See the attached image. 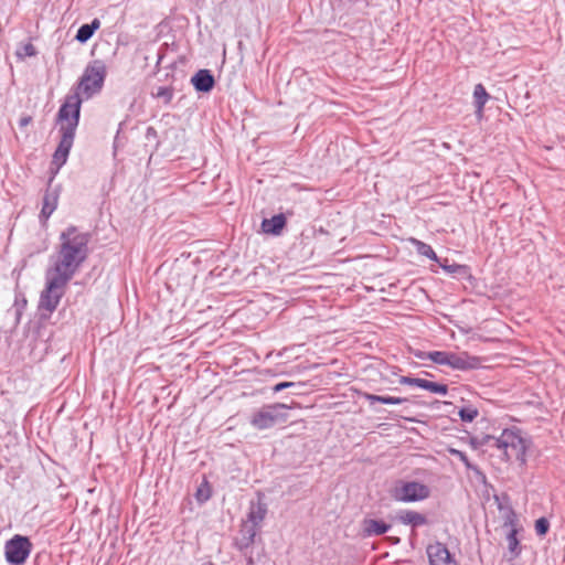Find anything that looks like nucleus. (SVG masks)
Here are the masks:
<instances>
[{
  "mask_svg": "<svg viewBox=\"0 0 565 565\" xmlns=\"http://www.w3.org/2000/svg\"><path fill=\"white\" fill-rule=\"evenodd\" d=\"M106 76L107 68L102 60L89 62L79 77L76 92L66 95L64 103L61 105L56 115V121L61 124L58 129L61 139L52 156V164L56 167V171L66 163L74 143L81 118V94L88 99L100 93Z\"/></svg>",
  "mask_w": 565,
  "mask_h": 565,
  "instance_id": "obj_1",
  "label": "nucleus"
},
{
  "mask_svg": "<svg viewBox=\"0 0 565 565\" xmlns=\"http://www.w3.org/2000/svg\"><path fill=\"white\" fill-rule=\"evenodd\" d=\"M90 237V233L79 232L75 225L67 226L60 234L55 260L47 270L71 281L88 258Z\"/></svg>",
  "mask_w": 565,
  "mask_h": 565,
  "instance_id": "obj_2",
  "label": "nucleus"
},
{
  "mask_svg": "<svg viewBox=\"0 0 565 565\" xmlns=\"http://www.w3.org/2000/svg\"><path fill=\"white\" fill-rule=\"evenodd\" d=\"M488 443L503 451L504 458L509 460L514 457L521 463H525L526 444L518 431L504 429L499 437H488Z\"/></svg>",
  "mask_w": 565,
  "mask_h": 565,
  "instance_id": "obj_3",
  "label": "nucleus"
},
{
  "mask_svg": "<svg viewBox=\"0 0 565 565\" xmlns=\"http://www.w3.org/2000/svg\"><path fill=\"white\" fill-rule=\"evenodd\" d=\"M68 282L65 277L62 278L46 270L45 288L40 295L39 309L52 313L64 296Z\"/></svg>",
  "mask_w": 565,
  "mask_h": 565,
  "instance_id": "obj_4",
  "label": "nucleus"
},
{
  "mask_svg": "<svg viewBox=\"0 0 565 565\" xmlns=\"http://www.w3.org/2000/svg\"><path fill=\"white\" fill-rule=\"evenodd\" d=\"M32 548L33 544L28 536L15 534L4 544L6 561L10 565H23Z\"/></svg>",
  "mask_w": 565,
  "mask_h": 565,
  "instance_id": "obj_5",
  "label": "nucleus"
},
{
  "mask_svg": "<svg viewBox=\"0 0 565 565\" xmlns=\"http://www.w3.org/2000/svg\"><path fill=\"white\" fill-rule=\"evenodd\" d=\"M282 419V404L274 403L263 406L253 414L250 424L257 429H267L274 427Z\"/></svg>",
  "mask_w": 565,
  "mask_h": 565,
  "instance_id": "obj_6",
  "label": "nucleus"
},
{
  "mask_svg": "<svg viewBox=\"0 0 565 565\" xmlns=\"http://www.w3.org/2000/svg\"><path fill=\"white\" fill-rule=\"evenodd\" d=\"M258 531L259 526L244 520L238 535L235 539L236 546L244 552V555L247 557V565H255L256 563L262 562L259 558L255 559L252 555H248V550L254 548L253 544Z\"/></svg>",
  "mask_w": 565,
  "mask_h": 565,
  "instance_id": "obj_7",
  "label": "nucleus"
},
{
  "mask_svg": "<svg viewBox=\"0 0 565 565\" xmlns=\"http://www.w3.org/2000/svg\"><path fill=\"white\" fill-rule=\"evenodd\" d=\"M50 170H51L52 177L50 178V180L47 182V188L45 190V193H44L43 200H42V209L39 214L40 223L43 225L46 224V222L49 221L51 215L56 210L57 204H58V196H60V189L57 186L52 188L53 179L56 175V173L60 171V169L56 171V167L51 163Z\"/></svg>",
  "mask_w": 565,
  "mask_h": 565,
  "instance_id": "obj_8",
  "label": "nucleus"
},
{
  "mask_svg": "<svg viewBox=\"0 0 565 565\" xmlns=\"http://www.w3.org/2000/svg\"><path fill=\"white\" fill-rule=\"evenodd\" d=\"M428 497V487L416 481L403 482L394 490V498L402 502L420 501Z\"/></svg>",
  "mask_w": 565,
  "mask_h": 565,
  "instance_id": "obj_9",
  "label": "nucleus"
},
{
  "mask_svg": "<svg viewBox=\"0 0 565 565\" xmlns=\"http://www.w3.org/2000/svg\"><path fill=\"white\" fill-rule=\"evenodd\" d=\"M518 518L515 512L512 509H508L507 515L504 518V527H509L507 533V544H508V553L510 554L509 561L518 556L521 552L520 541L518 539V529H516Z\"/></svg>",
  "mask_w": 565,
  "mask_h": 565,
  "instance_id": "obj_10",
  "label": "nucleus"
},
{
  "mask_svg": "<svg viewBox=\"0 0 565 565\" xmlns=\"http://www.w3.org/2000/svg\"><path fill=\"white\" fill-rule=\"evenodd\" d=\"M191 84L198 93L207 94L215 86V77L211 70L201 68L191 77Z\"/></svg>",
  "mask_w": 565,
  "mask_h": 565,
  "instance_id": "obj_11",
  "label": "nucleus"
},
{
  "mask_svg": "<svg viewBox=\"0 0 565 565\" xmlns=\"http://www.w3.org/2000/svg\"><path fill=\"white\" fill-rule=\"evenodd\" d=\"M429 565L449 564L452 562L451 554L445 544L436 542L427 546Z\"/></svg>",
  "mask_w": 565,
  "mask_h": 565,
  "instance_id": "obj_12",
  "label": "nucleus"
},
{
  "mask_svg": "<svg viewBox=\"0 0 565 565\" xmlns=\"http://www.w3.org/2000/svg\"><path fill=\"white\" fill-rule=\"evenodd\" d=\"M477 362V358H471L467 353L457 354L449 352L447 365L455 370H469L476 367Z\"/></svg>",
  "mask_w": 565,
  "mask_h": 565,
  "instance_id": "obj_13",
  "label": "nucleus"
},
{
  "mask_svg": "<svg viewBox=\"0 0 565 565\" xmlns=\"http://www.w3.org/2000/svg\"><path fill=\"white\" fill-rule=\"evenodd\" d=\"M396 519L404 525H411L412 527H419L426 525L428 520L425 514L413 510H402L397 513Z\"/></svg>",
  "mask_w": 565,
  "mask_h": 565,
  "instance_id": "obj_14",
  "label": "nucleus"
},
{
  "mask_svg": "<svg viewBox=\"0 0 565 565\" xmlns=\"http://www.w3.org/2000/svg\"><path fill=\"white\" fill-rule=\"evenodd\" d=\"M266 513L267 505L263 502L262 498L258 497L257 501H250L246 521L260 527V523L265 519Z\"/></svg>",
  "mask_w": 565,
  "mask_h": 565,
  "instance_id": "obj_15",
  "label": "nucleus"
},
{
  "mask_svg": "<svg viewBox=\"0 0 565 565\" xmlns=\"http://www.w3.org/2000/svg\"><path fill=\"white\" fill-rule=\"evenodd\" d=\"M262 233L267 235H280L282 232V212L270 218H264L260 224Z\"/></svg>",
  "mask_w": 565,
  "mask_h": 565,
  "instance_id": "obj_16",
  "label": "nucleus"
},
{
  "mask_svg": "<svg viewBox=\"0 0 565 565\" xmlns=\"http://www.w3.org/2000/svg\"><path fill=\"white\" fill-rule=\"evenodd\" d=\"M45 331V327L39 321H30L25 327V337L30 339V345L33 348L36 347L38 340L42 342H46L43 338V332Z\"/></svg>",
  "mask_w": 565,
  "mask_h": 565,
  "instance_id": "obj_17",
  "label": "nucleus"
},
{
  "mask_svg": "<svg viewBox=\"0 0 565 565\" xmlns=\"http://www.w3.org/2000/svg\"><path fill=\"white\" fill-rule=\"evenodd\" d=\"M100 28V21L95 18L90 23L82 24L75 35V40L82 44L86 43L94 33Z\"/></svg>",
  "mask_w": 565,
  "mask_h": 565,
  "instance_id": "obj_18",
  "label": "nucleus"
},
{
  "mask_svg": "<svg viewBox=\"0 0 565 565\" xmlns=\"http://www.w3.org/2000/svg\"><path fill=\"white\" fill-rule=\"evenodd\" d=\"M391 525L383 521L366 519L363 521V533L367 536L382 535L390 530Z\"/></svg>",
  "mask_w": 565,
  "mask_h": 565,
  "instance_id": "obj_19",
  "label": "nucleus"
},
{
  "mask_svg": "<svg viewBox=\"0 0 565 565\" xmlns=\"http://www.w3.org/2000/svg\"><path fill=\"white\" fill-rule=\"evenodd\" d=\"M364 398L369 402L370 405H374L375 403H382L387 405H399L408 399L405 397H395V396H388V395H375L365 393Z\"/></svg>",
  "mask_w": 565,
  "mask_h": 565,
  "instance_id": "obj_20",
  "label": "nucleus"
},
{
  "mask_svg": "<svg viewBox=\"0 0 565 565\" xmlns=\"http://www.w3.org/2000/svg\"><path fill=\"white\" fill-rule=\"evenodd\" d=\"M489 94L482 84H477L473 89V99L476 106V113L481 115L483 111V107L489 99Z\"/></svg>",
  "mask_w": 565,
  "mask_h": 565,
  "instance_id": "obj_21",
  "label": "nucleus"
},
{
  "mask_svg": "<svg viewBox=\"0 0 565 565\" xmlns=\"http://www.w3.org/2000/svg\"><path fill=\"white\" fill-rule=\"evenodd\" d=\"M26 298L22 292H17L13 303V310H14V327H17L20 323L21 317L23 315V311L26 307Z\"/></svg>",
  "mask_w": 565,
  "mask_h": 565,
  "instance_id": "obj_22",
  "label": "nucleus"
},
{
  "mask_svg": "<svg viewBox=\"0 0 565 565\" xmlns=\"http://www.w3.org/2000/svg\"><path fill=\"white\" fill-rule=\"evenodd\" d=\"M151 94L154 98L161 99L164 105H169L173 98L174 89L172 86H159Z\"/></svg>",
  "mask_w": 565,
  "mask_h": 565,
  "instance_id": "obj_23",
  "label": "nucleus"
},
{
  "mask_svg": "<svg viewBox=\"0 0 565 565\" xmlns=\"http://www.w3.org/2000/svg\"><path fill=\"white\" fill-rule=\"evenodd\" d=\"M412 242L416 248V252L419 255L426 256L427 258H429L431 260L438 262V257L430 245H428L422 241H418L416 238H413Z\"/></svg>",
  "mask_w": 565,
  "mask_h": 565,
  "instance_id": "obj_24",
  "label": "nucleus"
},
{
  "mask_svg": "<svg viewBox=\"0 0 565 565\" xmlns=\"http://www.w3.org/2000/svg\"><path fill=\"white\" fill-rule=\"evenodd\" d=\"M422 388L439 395H446L448 393V386L446 384L431 382L425 379Z\"/></svg>",
  "mask_w": 565,
  "mask_h": 565,
  "instance_id": "obj_25",
  "label": "nucleus"
},
{
  "mask_svg": "<svg viewBox=\"0 0 565 565\" xmlns=\"http://www.w3.org/2000/svg\"><path fill=\"white\" fill-rule=\"evenodd\" d=\"M458 415L462 422L471 423L477 418V416L479 415V412L476 407L468 405V406L461 407L458 412Z\"/></svg>",
  "mask_w": 565,
  "mask_h": 565,
  "instance_id": "obj_26",
  "label": "nucleus"
},
{
  "mask_svg": "<svg viewBox=\"0 0 565 565\" xmlns=\"http://www.w3.org/2000/svg\"><path fill=\"white\" fill-rule=\"evenodd\" d=\"M449 352L446 351H430L426 354V358L436 364L447 365Z\"/></svg>",
  "mask_w": 565,
  "mask_h": 565,
  "instance_id": "obj_27",
  "label": "nucleus"
},
{
  "mask_svg": "<svg viewBox=\"0 0 565 565\" xmlns=\"http://www.w3.org/2000/svg\"><path fill=\"white\" fill-rule=\"evenodd\" d=\"M195 498L203 503L211 498V489L207 481H204L196 490Z\"/></svg>",
  "mask_w": 565,
  "mask_h": 565,
  "instance_id": "obj_28",
  "label": "nucleus"
},
{
  "mask_svg": "<svg viewBox=\"0 0 565 565\" xmlns=\"http://www.w3.org/2000/svg\"><path fill=\"white\" fill-rule=\"evenodd\" d=\"M36 53H38L36 49L34 47V45L32 43H25V44L21 45L17 51V55L20 58L35 56Z\"/></svg>",
  "mask_w": 565,
  "mask_h": 565,
  "instance_id": "obj_29",
  "label": "nucleus"
},
{
  "mask_svg": "<svg viewBox=\"0 0 565 565\" xmlns=\"http://www.w3.org/2000/svg\"><path fill=\"white\" fill-rule=\"evenodd\" d=\"M550 530V521L546 518H540L535 521V532L539 536L545 535Z\"/></svg>",
  "mask_w": 565,
  "mask_h": 565,
  "instance_id": "obj_30",
  "label": "nucleus"
},
{
  "mask_svg": "<svg viewBox=\"0 0 565 565\" xmlns=\"http://www.w3.org/2000/svg\"><path fill=\"white\" fill-rule=\"evenodd\" d=\"M399 383L401 384H406V385H412V386H417V387H423V383H424V379H418V377H411V376H402L399 379Z\"/></svg>",
  "mask_w": 565,
  "mask_h": 565,
  "instance_id": "obj_31",
  "label": "nucleus"
},
{
  "mask_svg": "<svg viewBox=\"0 0 565 565\" xmlns=\"http://www.w3.org/2000/svg\"><path fill=\"white\" fill-rule=\"evenodd\" d=\"M50 558V554L46 552H39L34 557V565H41L42 563H46Z\"/></svg>",
  "mask_w": 565,
  "mask_h": 565,
  "instance_id": "obj_32",
  "label": "nucleus"
},
{
  "mask_svg": "<svg viewBox=\"0 0 565 565\" xmlns=\"http://www.w3.org/2000/svg\"><path fill=\"white\" fill-rule=\"evenodd\" d=\"M451 454L457 456L465 465L466 467L470 468V462L468 460V457L467 455L463 452V451H460V450H457V449H451Z\"/></svg>",
  "mask_w": 565,
  "mask_h": 565,
  "instance_id": "obj_33",
  "label": "nucleus"
},
{
  "mask_svg": "<svg viewBox=\"0 0 565 565\" xmlns=\"http://www.w3.org/2000/svg\"><path fill=\"white\" fill-rule=\"evenodd\" d=\"M156 137H157V130L152 126H149L146 130V138L150 139V138H156Z\"/></svg>",
  "mask_w": 565,
  "mask_h": 565,
  "instance_id": "obj_34",
  "label": "nucleus"
},
{
  "mask_svg": "<svg viewBox=\"0 0 565 565\" xmlns=\"http://www.w3.org/2000/svg\"><path fill=\"white\" fill-rule=\"evenodd\" d=\"M31 117L30 116H25V117H21L20 120H19V126L20 127H25L28 126L30 122H31Z\"/></svg>",
  "mask_w": 565,
  "mask_h": 565,
  "instance_id": "obj_35",
  "label": "nucleus"
},
{
  "mask_svg": "<svg viewBox=\"0 0 565 565\" xmlns=\"http://www.w3.org/2000/svg\"><path fill=\"white\" fill-rule=\"evenodd\" d=\"M444 268L449 273H455L457 269H460V266L458 265H451V266H444Z\"/></svg>",
  "mask_w": 565,
  "mask_h": 565,
  "instance_id": "obj_36",
  "label": "nucleus"
},
{
  "mask_svg": "<svg viewBox=\"0 0 565 565\" xmlns=\"http://www.w3.org/2000/svg\"><path fill=\"white\" fill-rule=\"evenodd\" d=\"M273 391L274 392H281L282 391V382H279V383L275 384L274 387H273Z\"/></svg>",
  "mask_w": 565,
  "mask_h": 565,
  "instance_id": "obj_37",
  "label": "nucleus"
},
{
  "mask_svg": "<svg viewBox=\"0 0 565 565\" xmlns=\"http://www.w3.org/2000/svg\"><path fill=\"white\" fill-rule=\"evenodd\" d=\"M295 386H296L295 383L285 381V390L292 388Z\"/></svg>",
  "mask_w": 565,
  "mask_h": 565,
  "instance_id": "obj_38",
  "label": "nucleus"
}]
</instances>
